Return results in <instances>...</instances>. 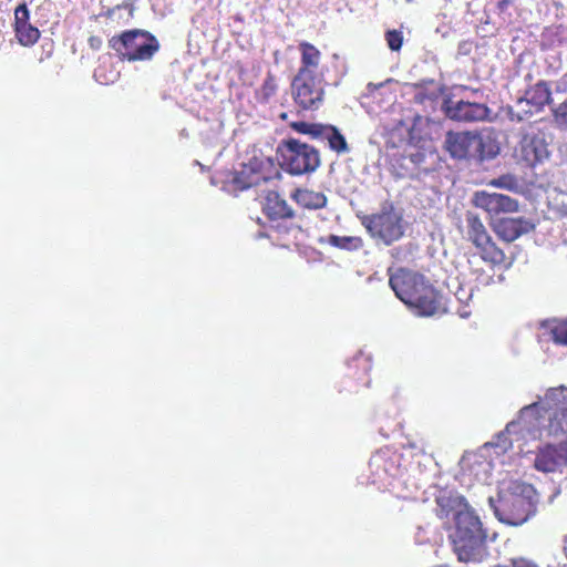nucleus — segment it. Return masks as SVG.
<instances>
[{"label":"nucleus","mask_w":567,"mask_h":567,"mask_svg":"<svg viewBox=\"0 0 567 567\" xmlns=\"http://www.w3.org/2000/svg\"><path fill=\"white\" fill-rule=\"evenodd\" d=\"M298 50L300 52V66L297 74L318 75L316 71L321 61L320 50L307 41L299 42Z\"/></svg>","instance_id":"16"},{"label":"nucleus","mask_w":567,"mask_h":567,"mask_svg":"<svg viewBox=\"0 0 567 567\" xmlns=\"http://www.w3.org/2000/svg\"><path fill=\"white\" fill-rule=\"evenodd\" d=\"M279 117H280L281 120L286 121V120H287V117H288V113L282 112V113L279 115Z\"/></svg>","instance_id":"34"},{"label":"nucleus","mask_w":567,"mask_h":567,"mask_svg":"<svg viewBox=\"0 0 567 567\" xmlns=\"http://www.w3.org/2000/svg\"><path fill=\"white\" fill-rule=\"evenodd\" d=\"M548 157L547 144L538 135H525L518 148V158L526 166L534 167Z\"/></svg>","instance_id":"13"},{"label":"nucleus","mask_w":567,"mask_h":567,"mask_svg":"<svg viewBox=\"0 0 567 567\" xmlns=\"http://www.w3.org/2000/svg\"><path fill=\"white\" fill-rule=\"evenodd\" d=\"M550 332L556 343L567 346V320L556 323Z\"/></svg>","instance_id":"27"},{"label":"nucleus","mask_w":567,"mask_h":567,"mask_svg":"<svg viewBox=\"0 0 567 567\" xmlns=\"http://www.w3.org/2000/svg\"><path fill=\"white\" fill-rule=\"evenodd\" d=\"M461 89H462V90H464V91L470 90V89H468L467 86H465V85H462V86H461Z\"/></svg>","instance_id":"35"},{"label":"nucleus","mask_w":567,"mask_h":567,"mask_svg":"<svg viewBox=\"0 0 567 567\" xmlns=\"http://www.w3.org/2000/svg\"><path fill=\"white\" fill-rule=\"evenodd\" d=\"M436 504L440 507L437 512V516L443 518L447 517L452 511H457L465 508V505H468L463 496L454 495L452 493H444L436 497Z\"/></svg>","instance_id":"21"},{"label":"nucleus","mask_w":567,"mask_h":567,"mask_svg":"<svg viewBox=\"0 0 567 567\" xmlns=\"http://www.w3.org/2000/svg\"><path fill=\"white\" fill-rule=\"evenodd\" d=\"M317 140H326L328 142L329 148L338 154L349 152L346 137L334 125L322 124Z\"/></svg>","instance_id":"19"},{"label":"nucleus","mask_w":567,"mask_h":567,"mask_svg":"<svg viewBox=\"0 0 567 567\" xmlns=\"http://www.w3.org/2000/svg\"><path fill=\"white\" fill-rule=\"evenodd\" d=\"M488 185L512 190L517 188V181L512 175H502L489 181Z\"/></svg>","instance_id":"26"},{"label":"nucleus","mask_w":567,"mask_h":567,"mask_svg":"<svg viewBox=\"0 0 567 567\" xmlns=\"http://www.w3.org/2000/svg\"><path fill=\"white\" fill-rule=\"evenodd\" d=\"M278 85L276 81V76L268 72L262 84L260 85L257 92V99L261 103H268L271 97H274L277 93Z\"/></svg>","instance_id":"24"},{"label":"nucleus","mask_w":567,"mask_h":567,"mask_svg":"<svg viewBox=\"0 0 567 567\" xmlns=\"http://www.w3.org/2000/svg\"><path fill=\"white\" fill-rule=\"evenodd\" d=\"M322 123H308V122H291L290 127L300 133L310 135L312 138H317Z\"/></svg>","instance_id":"25"},{"label":"nucleus","mask_w":567,"mask_h":567,"mask_svg":"<svg viewBox=\"0 0 567 567\" xmlns=\"http://www.w3.org/2000/svg\"><path fill=\"white\" fill-rule=\"evenodd\" d=\"M496 567H509V566H496ZM511 567H539L534 560H529L523 557L511 559Z\"/></svg>","instance_id":"30"},{"label":"nucleus","mask_w":567,"mask_h":567,"mask_svg":"<svg viewBox=\"0 0 567 567\" xmlns=\"http://www.w3.org/2000/svg\"><path fill=\"white\" fill-rule=\"evenodd\" d=\"M30 12L25 3H20L14 10V33L23 47L33 45L40 38L38 28L29 23Z\"/></svg>","instance_id":"14"},{"label":"nucleus","mask_w":567,"mask_h":567,"mask_svg":"<svg viewBox=\"0 0 567 567\" xmlns=\"http://www.w3.org/2000/svg\"><path fill=\"white\" fill-rule=\"evenodd\" d=\"M455 530L451 535L453 549L463 563H481L488 556L487 535L475 512L465 505L454 516Z\"/></svg>","instance_id":"3"},{"label":"nucleus","mask_w":567,"mask_h":567,"mask_svg":"<svg viewBox=\"0 0 567 567\" xmlns=\"http://www.w3.org/2000/svg\"><path fill=\"white\" fill-rule=\"evenodd\" d=\"M327 243L336 248L354 251L363 247V240L359 236H337L330 235Z\"/></svg>","instance_id":"23"},{"label":"nucleus","mask_w":567,"mask_h":567,"mask_svg":"<svg viewBox=\"0 0 567 567\" xmlns=\"http://www.w3.org/2000/svg\"><path fill=\"white\" fill-rule=\"evenodd\" d=\"M109 47L121 61H150L158 52L161 44L148 31L133 29L123 31L109 40Z\"/></svg>","instance_id":"6"},{"label":"nucleus","mask_w":567,"mask_h":567,"mask_svg":"<svg viewBox=\"0 0 567 567\" xmlns=\"http://www.w3.org/2000/svg\"><path fill=\"white\" fill-rule=\"evenodd\" d=\"M561 454L553 445L543 449L535 458V466L543 472H554L561 462Z\"/></svg>","instance_id":"20"},{"label":"nucleus","mask_w":567,"mask_h":567,"mask_svg":"<svg viewBox=\"0 0 567 567\" xmlns=\"http://www.w3.org/2000/svg\"><path fill=\"white\" fill-rule=\"evenodd\" d=\"M385 40H386L388 47L392 51H399L403 43L402 32L398 31V30H389L385 33Z\"/></svg>","instance_id":"28"},{"label":"nucleus","mask_w":567,"mask_h":567,"mask_svg":"<svg viewBox=\"0 0 567 567\" xmlns=\"http://www.w3.org/2000/svg\"><path fill=\"white\" fill-rule=\"evenodd\" d=\"M245 175V171L240 172L239 174H237L235 177H234V184L236 186L237 189H240V190H244V189H247L249 187H251L252 185H255L257 182L255 181H244L243 179V176Z\"/></svg>","instance_id":"29"},{"label":"nucleus","mask_w":567,"mask_h":567,"mask_svg":"<svg viewBox=\"0 0 567 567\" xmlns=\"http://www.w3.org/2000/svg\"><path fill=\"white\" fill-rule=\"evenodd\" d=\"M323 75L296 74L291 81V94L296 105L303 111H317L324 101Z\"/></svg>","instance_id":"11"},{"label":"nucleus","mask_w":567,"mask_h":567,"mask_svg":"<svg viewBox=\"0 0 567 567\" xmlns=\"http://www.w3.org/2000/svg\"><path fill=\"white\" fill-rule=\"evenodd\" d=\"M389 285L395 296L417 315L430 317L441 312V296L422 275L400 268L389 275Z\"/></svg>","instance_id":"2"},{"label":"nucleus","mask_w":567,"mask_h":567,"mask_svg":"<svg viewBox=\"0 0 567 567\" xmlns=\"http://www.w3.org/2000/svg\"><path fill=\"white\" fill-rule=\"evenodd\" d=\"M87 43H89V47L92 50L97 51V50H100L102 48L103 40L99 35H90L89 39H87Z\"/></svg>","instance_id":"32"},{"label":"nucleus","mask_w":567,"mask_h":567,"mask_svg":"<svg viewBox=\"0 0 567 567\" xmlns=\"http://www.w3.org/2000/svg\"><path fill=\"white\" fill-rule=\"evenodd\" d=\"M291 198L306 209H320L327 205V196L323 193L307 188H297Z\"/></svg>","instance_id":"17"},{"label":"nucleus","mask_w":567,"mask_h":567,"mask_svg":"<svg viewBox=\"0 0 567 567\" xmlns=\"http://www.w3.org/2000/svg\"><path fill=\"white\" fill-rule=\"evenodd\" d=\"M533 411L538 419H547L543 426L546 435L559 442L567 441V388H549L540 401L523 408L522 412Z\"/></svg>","instance_id":"5"},{"label":"nucleus","mask_w":567,"mask_h":567,"mask_svg":"<svg viewBox=\"0 0 567 567\" xmlns=\"http://www.w3.org/2000/svg\"><path fill=\"white\" fill-rule=\"evenodd\" d=\"M442 110L445 115L456 122H478L485 121L489 116V109L485 103L470 101H454L446 97L443 101Z\"/></svg>","instance_id":"12"},{"label":"nucleus","mask_w":567,"mask_h":567,"mask_svg":"<svg viewBox=\"0 0 567 567\" xmlns=\"http://www.w3.org/2000/svg\"><path fill=\"white\" fill-rule=\"evenodd\" d=\"M262 213L269 220L291 219L295 217L293 209L276 190L266 193L262 203Z\"/></svg>","instance_id":"15"},{"label":"nucleus","mask_w":567,"mask_h":567,"mask_svg":"<svg viewBox=\"0 0 567 567\" xmlns=\"http://www.w3.org/2000/svg\"><path fill=\"white\" fill-rule=\"evenodd\" d=\"M465 221V239L475 247L480 257L494 266L504 264L506 255L497 247L481 217L473 212H466Z\"/></svg>","instance_id":"8"},{"label":"nucleus","mask_w":567,"mask_h":567,"mask_svg":"<svg viewBox=\"0 0 567 567\" xmlns=\"http://www.w3.org/2000/svg\"><path fill=\"white\" fill-rule=\"evenodd\" d=\"M277 154L280 166L291 175H302L315 172L320 165L319 151L297 138L282 141Z\"/></svg>","instance_id":"7"},{"label":"nucleus","mask_w":567,"mask_h":567,"mask_svg":"<svg viewBox=\"0 0 567 567\" xmlns=\"http://www.w3.org/2000/svg\"><path fill=\"white\" fill-rule=\"evenodd\" d=\"M536 491L533 485L514 481L498 495L495 513L508 525H522L536 512Z\"/></svg>","instance_id":"4"},{"label":"nucleus","mask_w":567,"mask_h":567,"mask_svg":"<svg viewBox=\"0 0 567 567\" xmlns=\"http://www.w3.org/2000/svg\"><path fill=\"white\" fill-rule=\"evenodd\" d=\"M525 99L528 103L535 105L537 109L543 107L550 100V90L547 83L540 81L533 85L526 91Z\"/></svg>","instance_id":"22"},{"label":"nucleus","mask_w":567,"mask_h":567,"mask_svg":"<svg viewBox=\"0 0 567 567\" xmlns=\"http://www.w3.org/2000/svg\"><path fill=\"white\" fill-rule=\"evenodd\" d=\"M369 465L372 472L378 476H381V473L393 476L398 472L395 455L389 451L377 452L371 457Z\"/></svg>","instance_id":"18"},{"label":"nucleus","mask_w":567,"mask_h":567,"mask_svg":"<svg viewBox=\"0 0 567 567\" xmlns=\"http://www.w3.org/2000/svg\"><path fill=\"white\" fill-rule=\"evenodd\" d=\"M361 223L372 238L385 245L393 244L404 234L402 216L391 204L381 212L364 216Z\"/></svg>","instance_id":"9"},{"label":"nucleus","mask_w":567,"mask_h":567,"mask_svg":"<svg viewBox=\"0 0 567 567\" xmlns=\"http://www.w3.org/2000/svg\"><path fill=\"white\" fill-rule=\"evenodd\" d=\"M486 142L481 134L476 132H453L449 131L445 135L444 148L453 157L457 159L485 158L494 157L497 152L485 151Z\"/></svg>","instance_id":"10"},{"label":"nucleus","mask_w":567,"mask_h":567,"mask_svg":"<svg viewBox=\"0 0 567 567\" xmlns=\"http://www.w3.org/2000/svg\"><path fill=\"white\" fill-rule=\"evenodd\" d=\"M558 113L567 118V101H565L564 103L560 104V106L558 107Z\"/></svg>","instance_id":"33"},{"label":"nucleus","mask_w":567,"mask_h":567,"mask_svg":"<svg viewBox=\"0 0 567 567\" xmlns=\"http://www.w3.org/2000/svg\"><path fill=\"white\" fill-rule=\"evenodd\" d=\"M472 203L488 215L493 231L506 243H513L535 229V224L525 217L494 219L502 214H512L519 210L518 200L508 195L477 190L473 195Z\"/></svg>","instance_id":"1"},{"label":"nucleus","mask_w":567,"mask_h":567,"mask_svg":"<svg viewBox=\"0 0 567 567\" xmlns=\"http://www.w3.org/2000/svg\"><path fill=\"white\" fill-rule=\"evenodd\" d=\"M437 96L439 95L435 92L427 93L425 91H419L414 97L417 103H424L425 101H434Z\"/></svg>","instance_id":"31"}]
</instances>
